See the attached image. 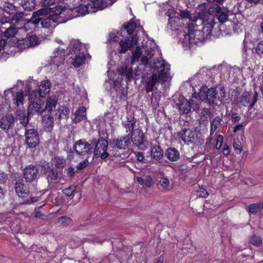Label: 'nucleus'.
Listing matches in <instances>:
<instances>
[{
  "label": "nucleus",
  "instance_id": "nucleus-8",
  "mask_svg": "<svg viewBox=\"0 0 263 263\" xmlns=\"http://www.w3.org/2000/svg\"><path fill=\"white\" fill-rule=\"evenodd\" d=\"M121 137H127L128 138L129 142L126 145V147L123 150L127 149L132 142L141 150H145L147 148L148 142L145 139V135L143 132L139 128H136L134 131H132L131 133Z\"/></svg>",
  "mask_w": 263,
  "mask_h": 263
},
{
  "label": "nucleus",
  "instance_id": "nucleus-36",
  "mask_svg": "<svg viewBox=\"0 0 263 263\" xmlns=\"http://www.w3.org/2000/svg\"><path fill=\"white\" fill-rule=\"evenodd\" d=\"M28 94H29V103H31L33 100H35L40 98H43L41 93H40V90H33L31 91H29V87H28Z\"/></svg>",
  "mask_w": 263,
  "mask_h": 263
},
{
  "label": "nucleus",
  "instance_id": "nucleus-37",
  "mask_svg": "<svg viewBox=\"0 0 263 263\" xmlns=\"http://www.w3.org/2000/svg\"><path fill=\"white\" fill-rule=\"evenodd\" d=\"M57 100L55 98H52L51 97L48 98L45 105V108L48 109L49 112L52 111L55 109V106L57 104Z\"/></svg>",
  "mask_w": 263,
  "mask_h": 263
},
{
  "label": "nucleus",
  "instance_id": "nucleus-2",
  "mask_svg": "<svg viewBox=\"0 0 263 263\" xmlns=\"http://www.w3.org/2000/svg\"><path fill=\"white\" fill-rule=\"evenodd\" d=\"M90 142L93 146V158H100L102 160H105L110 156L119 157L120 151L126 148L129 142L127 137H118L108 141L104 139L92 138Z\"/></svg>",
  "mask_w": 263,
  "mask_h": 263
},
{
  "label": "nucleus",
  "instance_id": "nucleus-28",
  "mask_svg": "<svg viewBox=\"0 0 263 263\" xmlns=\"http://www.w3.org/2000/svg\"><path fill=\"white\" fill-rule=\"evenodd\" d=\"M51 86V82L49 80L43 81L39 87V89L42 95V97H45L47 94L49 93Z\"/></svg>",
  "mask_w": 263,
  "mask_h": 263
},
{
  "label": "nucleus",
  "instance_id": "nucleus-27",
  "mask_svg": "<svg viewBox=\"0 0 263 263\" xmlns=\"http://www.w3.org/2000/svg\"><path fill=\"white\" fill-rule=\"evenodd\" d=\"M27 46L31 47L39 45L41 42V39L35 34H28L26 36Z\"/></svg>",
  "mask_w": 263,
  "mask_h": 263
},
{
  "label": "nucleus",
  "instance_id": "nucleus-6",
  "mask_svg": "<svg viewBox=\"0 0 263 263\" xmlns=\"http://www.w3.org/2000/svg\"><path fill=\"white\" fill-rule=\"evenodd\" d=\"M189 18L192 22L199 21L201 24H203L202 32H205L206 35L211 33L212 29L214 27V17L209 15V12L206 9L200 10L198 13L191 14Z\"/></svg>",
  "mask_w": 263,
  "mask_h": 263
},
{
  "label": "nucleus",
  "instance_id": "nucleus-38",
  "mask_svg": "<svg viewBox=\"0 0 263 263\" xmlns=\"http://www.w3.org/2000/svg\"><path fill=\"white\" fill-rule=\"evenodd\" d=\"M221 121L222 118L219 116L216 117L211 121V134H213V132H215L221 125Z\"/></svg>",
  "mask_w": 263,
  "mask_h": 263
},
{
  "label": "nucleus",
  "instance_id": "nucleus-9",
  "mask_svg": "<svg viewBox=\"0 0 263 263\" xmlns=\"http://www.w3.org/2000/svg\"><path fill=\"white\" fill-rule=\"evenodd\" d=\"M201 32L199 30H194V25L193 24H189L184 31L183 35L184 38L182 41V44L184 46H188L191 45L196 43L201 40L200 38L196 37L197 34H199Z\"/></svg>",
  "mask_w": 263,
  "mask_h": 263
},
{
  "label": "nucleus",
  "instance_id": "nucleus-64",
  "mask_svg": "<svg viewBox=\"0 0 263 263\" xmlns=\"http://www.w3.org/2000/svg\"><path fill=\"white\" fill-rule=\"evenodd\" d=\"M8 179V175L4 172L0 171V183L4 184Z\"/></svg>",
  "mask_w": 263,
  "mask_h": 263
},
{
  "label": "nucleus",
  "instance_id": "nucleus-19",
  "mask_svg": "<svg viewBox=\"0 0 263 263\" xmlns=\"http://www.w3.org/2000/svg\"><path fill=\"white\" fill-rule=\"evenodd\" d=\"M208 11L209 12L210 15L211 13L215 12L216 17L221 23L226 22L228 20V15L227 13L217 4H215L212 7H211Z\"/></svg>",
  "mask_w": 263,
  "mask_h": 263
},
{
  "label": "nucleus",
  "instance_id": "nucleus-62",
  "mask_svg": "<svg viewBox=\"0 0 263 263\" xmlns=\"http://www.w3.org/2000/svg\"><path fill=\"white\" fill-rule=\"evenodd\" d=\"M241 117L238 115V114L235 111L232 112L231 113V120L234 123L238 122L240 120Z\"/></svg>",
  "mask_w": 263,
  "mask_h": 263
},
{
  "label": "nucleus",
  "instance_id": "nucleus-29",
  "mask_svg": "<svg viewBox=\"0 0 263 263\" xmlns=\"http://www.w3.org/2000/svg\"><path fill=\"white\" fill-rule=\"evenodd\" d=\"M76 11L82 14L96 12V10L92 9L89 1H88L85 5H81L79 7H77Z\"/></svg>",
  "mask_w": 263,
  "mask_h": 263
},
{
  "label": "nucleus",
  "instance_id": "nucleus-41",
  "mask_svg": "<svg viewBox=\"0 0 263 263\" xmlns=\"http://www.w3.org/2000/svg\"><path fill=\"white\" fill-rule=\"evenodd\" d=\"M176 13H174V14H173V13L171 12L168 15L170 17V19H173L174 17H175V14ZM178 15L180 16L181 18H189V17L190 16V13L188 10H179V12H177Z\"/></svg>",
  "mask_w": 263,
  "mask_h": 263
},
{
  "label": "nucleus",
  "instance_id": "nucleus-44",
  "mask_svg": "<svg viewBox=\"0 0 263 263\" xmlns=\"http://www.w3.org/2000/svg\"><path fill=\"white\" fill-rule=\"evenodd\" d=\"M250 242L256 247L262 245V238L259 235H253L250 238Z\"/></svg>",
  "mask_w": 263,
  "mask_h": 263
},
{
  "label": "nucleus",
  "instance_id": "nucleus-39",
  "mask_svg": "<svg viewBox=\"0 0 263 263\" xmlns=\"http://www.w3.org/2000/svg\"><path fill=\"white\" fill-rule=\"evenodd\" d=\"M211 114V111L210 109L204 107L202 109L200 113V120H202L203 123H208V117Z\"/></svg>",
  "mask_w": 263,
  "mask_h": 263
},
{
  "label": "nucleus",
  "instance_id": "nucleus-16",
  "mask_svg": "<svg viewBox=\"0 0 263 263\" xmlns=\"http://www.w3.org/2000/svg\"><path fill=\"white\" fill-rule=\"evenodd\" d=\"M258 93L255 91L254 93H250L249 92L245 91L242 93L239 101L235 99L236 103L238 102L242 106H249L251 108L253 107L257 101Z\"/></svg>",
  "mask_w": 263,
  "mask_h": 263
},
{
  "label": "nucleus",
  "instance_id": "nucleus-43",
  "mask_svg": "<svg viewBox=\"0 0 263 263\" xmlns=\"http://www.w3.org/2000/svg\"><path fill=\"white\" fill-rule=\"evenodd\" d=\"M15 45V41L7 40L4 39L0 40V51L4 50L6 47H10Z\"/></svg>",
  "mask_w": 263,
  "mask_h": 263
},
{
  "label": "nucleus",
  "instance_id": "nucleus-33",
  "mask_svg": "<svg viewBox=\"0 0 263 263\" xmlns=\"http://www.w3.org/2000/svg\"><path fill=\"white\" fill-rule=\"evenodd\" d=\"M55 169H63L66 165V160L63 157L56 156L53 159Z\"/></svg>",
  "mask_w": 263,
  "mask_h": 263
},
{
  "label": "nucleus",
  "instance_id": "nucleus-52",
  "mask_svg": "<svg viewBox=\"0 0 263 263\" xmlns=\"http://www.w3.org/2000/svg\"><path fill=\"white\" fill-rule=\"evenodd\" d=\"M233 146L236 154H239L241 152L242 146L240 141H234Z\"/></svg>",
  "mask_w": 263,
  "mask_h": 263
},
{
  "label": "nucleus",
  "instance_id": "nucleus-34",
  "mask_svg": "<svg viewBox=\"0 0 263 263\" xmlns=\"http://www.w3.org/2000/svg\"><path fill=\"white\" fill-rule=\"evenodd\" d=\"M127 121H125L123 124V126L126 129V133H131L132 131H134V127L136 124V121L134 120V117L129 116L127 117Z\"/></svg>",
  "mask_w": 263,
  "mask_h": 263
},
{
  "label": "nucleus",
  "instance_id": "nucleus-59",
  "mask_svg": "<svg viewBox=\"0 0 263 263\" xmlns=\"http://www.w3.org/2000/svg\"><path fill=\"white\" fill-rule=\"evenodd\" d=\"M223 141V137L221 135H219L217 136V140H216V145H215V148L217 149H219L221 148V147L222 145Z\"/></svg>",
  "mask_w": 263,
  "mask_h": 263
},
{
  "label": "nucleus",
  "instance_id": "nucleus-18",
  "mask_svg": "<svg viewBox=\"0 0 263 263\" xmlns=\"http://www.w3.org/2000/svg\"><path fill=\"white\" fill-rule=\"evenodd\" d=\"M177 136L185 143H193L195 140V133L190 128L184 127L177 132Z\"/></svg>",
  "mask_w": 263,
  "mask_h": 263
},
{
  "label": "nucleus",
  "instance_id": "nucleus-40",
  "mask_svg": "<svg viewBox=\"0 0 263 263\" xmlns=\"http://www.w3.org/2000/svg\"><path fill=\"white\" fill-rule=\"evenodd\" d=\"M30 103V105L29 106H31L30 111H32V113L33 112V110L36 112L41 113L45 110V108L42 107V106L40 103L35 102L34 100H33V101Z\"/></svg>",
  "mask_w": 263,
  "mask_h": 263
},
{
  "label": "nucleus",
  "instance_id": "nucleus-63",
  "mask_svg": "<svg viewBox=\"0 0 263 263\" xmlns=\"http://www.w3.org/2000/svg\"><path fill=\"white\" fill-rule=\"evenodd\" d=\"M197 195L200 197L205 198L208 197L209 193L204 189L201 188L197 191Z\"/></svg>",
  "mask_w": 263,
  "mask_h": 263
},
{
  "label": "nucleus",
  "instance_id": "nucleus-1",
  "mask_svg": "<svg viewBox=\"0 0 263 263\" xmlns=\"http://www.w3.org/2000/svg\"><path fill=\"white\" fill-rule=\"evenodd\" d=\"M72 10L62 5L54 8H43L33 13L29 22L34 26L40 23L42 27L48 29L55 27L58 23H66L73 18Z\"/></svg>",
  "mask_w": 263,
  "mask_h": 263
},
{
  "label": "nucleus",
  "instance_id": "nucleus-22",
  "mask_svg": "<svg viewBox=\"0 0 263 263\" xmlns=\"http://www.w3.org/2000/svg\"><path fill=\"white\" fill-rule=\"evenodd\" d=\"M35 166H36L39 175L42 176L45 175L51 168L50 163L45 160L37 161Z\"/></svg>",
  "mask_w": 263,
  "mask_h": 263
},
{
  "label": "nucleus",
  "instance_id": "nucleus-58",
  "mask_svg": "<svg viewBox=\"0 0 263 263\" xmlns=\"http://www.w3.org/2000/svg\"><path fill=\"white\" fill-rule=\"evenodd\" d=\"M98 135L100 138L99 139H104L107 140L108 138V134L106 129H98Z\"/></svg>",
  "mask_w": 263,
  "mask_h": 263
},
{
  "label": "nucleus",
  "instance_id": "nucleus-4",
  "mask_svg": "<svg viewBox=\"0 0 263 263\" xmlns=\"http://www.w3.org/2000/svg\"><path fill=\"white\" fill-rule=\"evenodd\" d=\"M141 65H143L144 70L150 71L158 77V80L162 83L165 82L169 78V65L162 59L154 60L153 63L148 62V58L145 55L141 59Z\"/></svg>",
  "mask_w": 263,
  "mask_h": 263
},
{
  "label": "nucleus",
  "instance_id": "nucleus-17",
  "mask_svg": "<svg viewBox=\"0 0 263 263\" xmlns=\"http://www.w3.org/2000/svg\"><path fill=\"white\" fill-rule=\"evenodd\" d=\"M16 118L11 114H7L0 119V128L5 132H8L14 127Z\"/></svg>",
  "mask_w": 263,
  "mask_h": 263
},
{
  "label": "nucleus",
  "instance_id": "nucleus-46",
  "mask_svg": "<svg viewBox=\"0 0 263 263\" xmlns=\"http://www.w3.org/2000/svg\"><path fill=\"white\" fill-rule=\"evenodd\" d=\"M77 186L70 185L69 187L64 189L62 192L64 194L68 197L74 196Z\"/></svg>",
  "mask_w": 263,
  "mask_h": 263
},
{
  "label": "nucleus",
  "instance_id": "nucleus-3",
  "mask_svg": "<svg viewBox=\"0 0 263 263\" xmlns=\"http://www.w3.org/2000/svg\"><path fill=\"white\" fill-rule=\"evenodd\" d=\"M137 28L136 23L131 19L126 24H124L118 34L122 37L119 42L117 51L120 54L125 53L128 50H132L134 45L138 43V37L134 34Z\"/></svg>",
  "mask_w": 263,
  "mask_h": 263
},
{
  "label": "nucleus",
  "instance_id": "nucleus-47",
  "mask_svg": "<svg viewBox=\"0 0 263 263\" xmlns=\"http://www.w3.org/2000/svg\"><path fill=\"white\" fill-rule=\"evenodd\" d=\"M12 14H13V15L11 17L12 22L15 21V23H18V21L23 18L24 15V12L23 11H18V8L16 10V12Z\"/></svg>",
  "mask_w": 263,
  "mask_h": 263
},
{
  "label": "nucleus",
  "instance_id": "nucleus-10",
  "mask_svg": "<svg viewBox=\"0 0 263 263\" xmlns=\"http://www.w3.org/2000/svg\"><path fill=\"white\" fill-rule=\"evenodd\" d=\"M141 71V70H140L141 73H142ZM144 71L145 72H142L141 82L144 86L146 92L149 93L153 91L154 86L157 82H161V81L158 80V77L157 75L150 71H147V70Z\"/></svg>",
  "mask_w": 263,
  "mask_h": 263
},
{
  "label": "nucleus",
  "instance_id": "nucleus-23",
  "mask_svg": "<svg viewBox=\"0 0 263 263\" xmlns=\"http://www.w3.org/2000/svg\"><path fill=\"white\" fill-rule=\"evenodd\" d=\"M164 155L171 161H177L180 158L179 152L174 147H170L166 149Z\"/></svg>",
  "mask_w": 263,
  "mask_h": 263
},
{
  "label": "nucleus",
  "instance_id": "nucleus-25",
  "mask_svg": "<svg viewBox=\"0 0 263 263\" xmlns=\"http://www.w3.org/2000/svg\"><path fill=\"white\" fill-rule=\"evenodd\" d=\"M42 122L44 129L47 132H51L53 127V117L49 114H45L42 118Z\"/></svg>",
  "mask_w": 263,
  "mask_h": 263
},
{
  "label": "nucleus",
  "instance_id": "nucleus-15",
  "mask_svg": "<svg viewBox=\"0 0 263 263\" xmlns=\"http://www.w3.org/2000/svg\"><path fill=\"white\" fill-rule=\"evenodd\" d=\"M22 172L23 178L26 182L32 183L39 178V174L35 165H26Z\"/></svg>",
  "mask_w": 263,
  "mask_h": 263
},
{
  "label": "nucleus",
  "instance_id": "nucleus-45",
  "mask_svg": "<svg viewBox=\"0 0 263 263\" xmlns=\"http://www.w3.org/2000/svg\"><path fill=\"white\" fill-rule=\"evenodd\" d=\"M31 249L32 251H36L38 253H41L42 251H43L44 256L41 255V257L46 258L48 256V251L46 250V248L45 247H41V248H37L36 245H33L31 247Z\"/></svg>",
  "mask_w": 263,
  "mask_h": 263
},
{
  "label": "nucleus",
  "instance_id": "nucleus-26",
  "mask_svg": "<svg viewBox=\"0 0 263 263\" xmlns=\"http://www.w3.org/2000/svg\"><path fill=\"white\" fill-rule=\"evenodd\" d=\"M164 155L162 149L159 145H155L151 147V156L152 159L160 160Z\"/></svg>",
  "mask_w": 263,
  "mask_h": 263
},
{
  "label": "nucleus",
  "instance_id": "nucleus-48",
  "mask_svg": "<svg viewBox=\"0 0 263 263\" xmlns=\"http://www.w3.org/2000/svg\"><path fill=\"white\" fill-rule=\"evenodd\" d=\"M142 52L141 51L140 47L138 46L135 51L133 52V58L132 60V63L139 61V59L141 56Z\"/></svg>",
  "mask_w": 263,
  "mask_h": 263
},
{
  "label": "nucleus",
  "instance_id": "nucleus-20",
  "mask_svg": "<svg viewBox=\"0 0 263 263\" xmlns=\"http://www.w3.org/2000/svg\"><path fill=\"white\" fill-rule=\"evenodd\" d=\"M176 106L178 108L180 114H187L190 112L189 101L182 95L179 96L176 102Z\"/></svg>",
  "mask_w": 263,
  "mask_h": 263
},
{
  "label": "nucleus",
  "instance_id": "nucleus-54",
  "mask_svg": "<svg viewBox=\"0 0 263 263\" xmlns=\"http://www.w3.org/2000/svg\"><path fill=\"white\" fill-rule=\"evenodd\" d=\"M60 114L65 117V118L67 119L69 118L70 110L68 107L63 106L60 108Z\"/></svg>",
  "mask_w": 263,
  "mask_h": 263
},
{
  "label": "nucleus",
  "instance_id": "nucleus-35",
  "mask_svg": "<svg viewBox=\"0 0 263 263\" xmlns=\"http://www.w3.org/2000/svg\"><path fill=\"white\" fill-rule=\"evenodd\" d=\"M18 8L14 6L12 4L10 3H6L3 7H0V12H5L8 14H12L16 12V10Z\"/></svg>",
  "mask_w": 263,
  "mask_h": 263
},
{
  "label": "nucleus",
  "instance_id": "nucleus-5",
  "mask_svg": "<svg viewBox=\"0 0 263 263\" xmlns=\"http://www.w3.org/2000/svg\"><path fill=\"white\" fill-rule=\"evenodd\" d=\"M200 99L211 106L218 105L217 101L222 103L226 97V92L223 86L208 88L203 86L198 93Z\"/></svg>",
  "mask_w": 263,
  "mask_h": 263
},
{
  "label": "nucleus",
  "instance_id": "nucleus-57",
  "mask_svg": "<svg viewBox=\"0 0 263 263\" xmlns=\"http://www.w3.org/2000/svg\"><path fill=\"white\" fill-rule=\"evenodd\" d=\"M89 164V162H88V160L87 159H84L83 161L78 164L76 167L78 170H82L87 166Z\"/></svg>",
  "mask_w": 263,
  "mask_h": 263
},
{
  "label": "nucleus",
  "instance_id": "nucleus-30",
  "mask_svg": "<svg viewBox=\"0 0 263 263\" xmlns=\"http://www.w3.org/2000/svg\"><path fill=\"white\" fill-rule=\"evenodd\" d=\"M16 32V28L14 26H10L4 32V35L7 37V40L16 41V37L15 36V35Z\"/></svg>",
  "mask_w": 263,
  "mask_h": 263
},
{
  "label": "nucleus",
  "instance_id": "nucleus-61",
  "mask_svg": "<svg viewBox=\"0 0 263 263\" xmlns=\"http://www.w3.org/2000/svg\"><path fill=\"white\" fill-rule=\"evenodd\" d=\"M39 197H30L29 198H28V199L25 200L22 203L25 204H29L34 203V202L39 201Z\"/></svg>",
  "mask_w": 263,
  "mask_h": 263
},
{
  "label": "nucleus",
  "instance_id": "nucleus-60",
  "mask_svg": "<svg viewBox=\"0 0 263 263\" xmlns=\"http://www.w3.org/2000/svg\"><path fill=\"white\" fill-rule=\"evenodd\" d=\"M65 56V51L64 49L60 47H58L55 51L54 52V57H56L58 56Z\"/></svg>",
  "mask_w": 263,
  "mask_h": 263
},
{
  "label": "nucleus",
  "instance_id": "nucleus-31",
  "mask_svg": "<svg viewBox=\"0 0 263 263\" xmlns=\"http://www.w3.org/2000/svg\"><path fill=\"white\" fill-rule=\"evenodd\" d=\"M21 5L27 11L33 10L36 5L35 0H21Z\"/></svg>",
  "mask_w": 263,
  "mask_h": 263
},
{
  "label": "nucleus",
  "instance_id": "nucleus-50",
  "mask_svg": "<svg viewBox=\"0 0 263 263\" xmlns=\"http://www.w3.org/2000/svg\"><path fill=\"white\" fill-rule=\"evenodd\" d=\"M27 41L26 37L25 39H23L21 40H17L16 39V41H15V45L13 46H16L20 48L23 49L26 48H28L29 47L27 46Z\"/></svg>",
  "mask_w": 263,
  "mask_h": 263
},
{
  "label": "nucleus",
  "instance_id": "nucleus-11",
  "mask_svg": "<svg viewBox=\"0 0 263 263\" xmlns=\"http://www.w3.org/2000/svg\"><path fill=\"white\" fill-rule=\"evenodd\" d=\"M4 95L5 102L7 104L10 103L11 101H13V103L17 107H19L23 104L24 93L22 90L14 92L12 90V88H10L5 90Z\"/></svg>",
  "mask_w": 263,
  "mask_h": 263
},
{
  "label": "nucleus",
  "instance_id": "nucleus-49",
  "mask_svg": "<svg viewBox=\"0 0 263 263\" xmlns=\"http://www.w3.org/2000/svg\"><path fill=\"white\" fill-rule=\"evenodd\" d=\"M255 53L260 57L263 58V41L259 42L255 48Z\"/></svg>",
  "mask_w": 263,
  "mask_h": 263
},
{
  "label": "nucleus",
  "instance_id": "nucleus-53",
  "mask_svg": "<svg viewBox=\"0 0 263 263\" xmlns=\"http://www.w3.org/2000/svg\"><path fill=\"white\" fill-rule=\"evenodd\" d=\"M58 221L62 224H64L66 223V225H70L72 223L71 219L69 217L66 216H61L59 218Z\"/></svg>",
  "mask_w": 263,
  "mask_h": 263
},
{
  "label": "nucleus",
  "instance_id": "nucleus-7",
  "mask_svg": "<svg viewBox=\"0 0 263 263\" xmlns=\"http://www.w3.org/2000/svg\"><path fill=\"white\" fill-rule=\"evenodd\" d=\"M69 54H71L73 65L79 67L82 65L85 61V55L83 48L82 44L79 41L72 40L70 43Z\"/></svg>",
  "mask_w": 263,
  "mask_h": 263
},
{
  "label": "nucleus",
  "instance_id": "nucleus-55",
  "mask_svg": "<svg viewBox=\"0 0 263 263\" xmlns=\"http://www.w3.org/2000/svg\"><path fill=\"white\" fill-rule=\"evenodd\" d=\"M196 142L197 145H202L204 143L203 135L201 133L196 134Z\"/></svg>",
  "mask_w": 263,
  "mask_h": 263
},
{
  "label": "nucleus",
  "instance_id": "nucleus-21",
  "mask_svg": "<svg viewBox=\"0 0 263 263\" xmlns=\"http://www.w3.org/2000/svg\"><path fill=\"white\" fill-rule=\"evenodd\" d=\"M44 176L48 183L47 190H49L52 187L54 181L58 179V171L55 168L51 167Z\"/></svg>",
  "mask_w": 263,
  "mask_h": 263
},
{
  "label": "nucleus",
  "instance_id": "nucleus-42",
  "mask_svg": "<svg viewBox=\"0 0 263 263\" xmlns=\"http://www.w3.org/2000/svg\"><path fill=\"white\" fill-rule=\"evenodd\" d=\"M31 110V106H29L27 109V113L26 114L25 113L23 114V118L21 119V121L20 122L21 124H22V125L26 126L29 123V116L31 115H32V111H30Z\"/></svg>",
  "mask_w": 263,
  "mask_h": 263
},
{
  "label": "nucleus",
  "instance_id": "nucleus-32",
  "mask_svg": "<svg viewBox=\"0 0 263 263\" xmlns=\"http://www.w3.org/2000/svg\"><path fill=\"white\" fill-rule=\"evenodd\" d=\"M263 209V200L256 203H252L248 206V212L253 214L260 212Z\"/></svg>",
  "mask_w": 263,
  "mask_h": 263
},
{
  "label": "nucleus",
  "instance_id": "nucleus-13",
  "mask_svg": "<svg viewBox=\"0 0 263 263\" xmlns=\"http://www.w3.org/2000/svg\"><path fill=\"white\" fill-rule=\"evenodd\" d=\"M92 148L91 142L89 143L84 139L76 141L73 149L78 156H85L90 153Z\"/></svg>",
  "mask_w": 263,
  "mask_h": 263
},
{
  "label": "nucleus",
  "instance_id": "nucleus-14",
  "mask_svg": "<svg viewBox=\"0 0 263 263\" xmlns=\"http://www.w3.org/2000/svg\"><path fill=\"white\" fill-rule=\"evenodd\" d=\"M22 178H18L14 183V189L16 194L20 198H27L30 194L29 185Z\"/></svg>",
  "mask_w": 263,
  "mask_h": 263
},
{
  "label": "nucleus",
  "instance_id": "nucleus-12",
  "mask_svg": "<svg viewBox=\"0 0 263 263\" xmlns=\"http://www.w3.org/2000/svg\"><path fill=\"white\" fill-rule=\"evenodd\" d=\"M25 142L27 147L30 148H35L40 144L39 135L37 130L34 128H25Z\"/></svg>",
  "mask_w": 263,
  "mask_h": 263
},
{
  "label": "nucleus",
  "instance_id": "nucleus-24",
  "mask_svg": "<svg viewBox=\"0 0 263 263\" xmlns=\"http://www.w3.org/2000/svg\"><path fill=\"white\" fill-rule=\"evenodd\" d=\"M86 119V108L82 106L79 107L74 113V118L72 119V122L77 123Z\"/></svg>",
  "mask_w": 263,
  "mask_h": 263
},
{
  "label": "nucleus",
  "instance_id": "nucleus-51",
  "mask_svg": "<svg viewBox=\"0 0 263 263\" xmlns=\"http://www.w3.org/2000/svg\"><path fill=\"white\" fill-rule=\"evenodd\" d=\"M55 0H40V3L45 8H50V7L54 5Z\"/></svg>",
  "mask_w": 263,
  "mask_h": 263
},
{
  "label": "nucleus",
  "instance_id": "nucleus-56",
  "mask_svg": "<svg viewBox=\"0 0 263 263\" xmlns=\"http://www.w3.org/2000/svg\"><path fill=\"white\" fill-rule=\"evenodd\" d=\"M190 111L192 109L194 111H197L199 109V104L195 102L193 99L189 100Z\"/></svg>",
  "mask_w": 263,
  "mask_h": 263
}]
</instances>
